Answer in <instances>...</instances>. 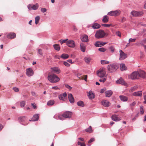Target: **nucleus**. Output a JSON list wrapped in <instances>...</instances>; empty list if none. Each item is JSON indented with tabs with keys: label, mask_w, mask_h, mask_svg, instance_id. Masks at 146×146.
<instances>
[{
	"label": "nucleus",
	"mask_w": 146,
	"mask_h": 146,
	"mask_svg": "<svg viewBox=\"0 0 146 146\" xmlns=\"http://www.w3.org/2000/svg\"><path fill=\"white\" fill-rule=\"evenodd\" d=\"M48 79L50 82L53 83H56L60 80V78L58 77L54 74H48Z\"/></svg>",
	"instance_id": "obj_1"
},
{
	"label": "nucleus",
	"mask_w": 146,
	"mask_h": 146,
	"mask_svg": "<svg viewBox=\"0 0 146 146\" xmlns=\"http://www.w3.org/2000/svg\"><path fill=\"white\" fill-rule=\"evenodd\" d=\"M119 67L118 65L116 64H110L108 66V70L110 72H113L116 71Z\"/></svg>",
	"instance_id": "obj_2"
},
{
	"label": "nucleus",
	"mask_w": 146,
	"mask_h": 146,
	"mask_svg": "<svg viewBox=\"0 0 146 146\" xmlns=\"http://www.w3.org/2000/svg\"><path fill=\"white\" fill-rule=\"evenodd\" d=\"M106 72L104 68L100 69L97 72V74L99 77L102 78L103 77H106Z\"/></svg>",
	"instance_id": "obj_3"
},
{
	"label": "nucleus",
	"mask_w": 146,
	"mask_h": 146,
	"mask_svg": "<svg viewBox=\"0 0 146 146\" xmlns=\"http://www.w3.org/2000/svg\"><path fill=\"white\" fill-rule=\"evenodd\" d=\"M106 34L104 31L99 30L96 32L95 34V36L96 38L98 39L102 38L105 36Z\"/></svg>",
	"instance_id": "obj_4"
},
{
	"label": "nucleus",
	"mask_w": 146,
	"mask_h": 146,
	"mask_svg": "<svg viewBox=\"0 0 146 146\" xmlns=\"http://www.w3.org/2000/svg\"><path fill=\"white\" fill-rule=\"evenodd\" d=\"M68 39H64V43L66 42V45L69 47L74 48L75 46L74 41L73 40H69L67 41Z\"/></svg>",
	"instance_id": "obj_5"
},
{
	"label": "nucleus",
	"mask_w": 146,
	"mask_h": 146,
	"mask_svg": "<svg viewBox=\"0 0 146 146\" xmlns=\"http://www.w3.org/2000/svg\"><path fill=\"white\" fill-rule=\"evenodd\" d=\"M121 11L119 10H116L114 11H111L108 13V15L110 16H117L120 15Z\"/></svg>",
	"instance_id": "obj_6"
},
{
	"label": "nucleus",
	"mask_w": 146,
	"mask_h": 146,
	"mask_svg": "<svg viewBox=\"0 0 146 146\" xmlns=\"http://www.w3.org/2000/svg\"><path fill=\"white\" fill-rule=\"evenodd\" d=\"M131 14L133 17H139L142 16L143 14V13L141 11H133L131 12Z\"/></svg>",
	"instance_id": "obj_7"
},
{
	"label": "nucleus",
	"mask_w": 146,
	"mask_h": 146,
	"mask_svg": "<svg viewBox=\"0 0 146 146\" xmlns=\"http://www.w3.org/2000/svg\"><path fill=\"white\" fill-rule=\"evenodd\" d=\"M138 74V72H134L129 76V77L131 79H137L139 78V75Z\"/></svg>",
	"instance_id": "obj_8"
},
{
	"label": "nucleus",
	"mask_w": 146,
	"mask_h": 146,
	"mask_svg": "<svg viewBox=\"0 0 146 146\" xmlns=\"http://www.w3.org/2000/svg\"><path fill=\"white\" fill-rule=\"evenodd\" d=\"M26 74L28 76H31L33 75L34 72L31 68H29L26 69Z\"/></svg>",
	"instance_id": "obj_9"
},
{
	"label": "nucleus",
	"mask_w": 146,
	"mask_h": 146,
	"mask_svg": "<svg viewBox=\"0 0 146 146\" xmlns=\"http://www.w3.org/2000/svg\"><path fill=\"white\" fill-rule=\"evenodd\" d=\"M120 53V57L119 59L120 60H123L127 58V55L126 54H125L123 51L120 50H119Z\"/></svg>",
	"instance_id": "obj_10"
},
{
	"label": "nucleus",
	"mask_w": 146,
	"mask_h": 146,
	"mask_svg": "<svg viewBox=\"0 0 146 146\" xmlns=\"http://www.w3.org/2000/svg\"><path fill=\"white\" fill-rule=\"evenodd\" d=\"M107 43L106 42H104L102 41H98L95 43L94 45L96 46L99 47L103 46Z\"/></svg>",
	"instance_id": "obj_11"
},
{
	"label": "nucleus",
	"mask_w": 146,
	"mask_h": 146,
	"mask_svg": "<svg viewBox=\"0 0 146 146\" xmlns=\"http://www.w3.org/2000/svg\"><path fill=\"white\" fill-rule=\"evenodd\" d=\"M72 115V112L69 111H67L64 112V118H70L71 117Z\"/></svg>",
	"instance_id": "obj_12"
},
{
	"label": "nucleus",
	"mask_w": 146,
	"mask_h": 146,
	"mask_svg": "<svg viewBox=\"0 0 146 146\" xmlns=\"http://www.w3.org/2000/svg\"><path fill=\"white\" fill-rule=\"evenodd\" d=\"M101 104L102 105L106 107L109 106L110 104V103L108 101L106 100H103L101 102Z\"/></svg>",
	"instance_id": "obj_13"
},
{
	"label": "nucleus",
	"mask_w": 146,
	"mask_h": 146,
	"mask_svg": "<svg viewBox=\"0 0 146 146\" xmlns=\"http://www.w3.org/2000/svg\"><path fill=\"white\" fill-rule=\"evenodd\" d=\"M81 39V40L84 42H87L88 41V36L86 35H84L82 36Z\"/></svg>",
	"instance_id": "obj_14"
},
{
	"label": "nucleus",
	"mask_w": 146,
	"mask_h": 146,
	"mask_svg": "<svg viewBox=\"0 0 146 146\" xmlns=\"http://www.w3.org/2000/svg\"><path fill=\"white\" fill-rule=\"evenodd\" d=\"M16 34L14 33H11L7 35V37L8 38L12 39L16 37Z\"/></svg>",
	"instance_id": "obj_15"
},
{
	"label": "nucleus",
	"mask_w": 146,
	"mask_h": 146,
	"mask_svg": "<svg viewBox=\"0 0 146 146\" xmlns=\"http://www.w3.org/2000/svg\"><path fill=\"white\" fill-rule=\"evenodd\" d=\"M139 73V77H141L144 78L146 77V73L143 71L140 70L138 72Z\"/></svg>",
	"instance_id": "obj_16"
},
{
	"label": "nucleus",
	"mask_w": 146,
	"mask_h": 146,
	"mask_svg": "<svg viewBox=\"0 0 146 146\" xmlns=\"http://www.w3.org/2000/svg\"><path fill=\"white\" fill-rule=\"evenodd\" d=\"M68 97L69 101L71 103H73L74 102V100L72 94H68Z\"/></svg>",
	"instance_id": "obj_17"
},
{
	"label": "nucleus",
	"mask_w": 146,
	"mask_h": 146,
	"mask_svg": "<svg viewBox=\"0 0 146 146\" xmlns=\"http://www.w3.org/2000/svg\"><path fill=\"white\" fill-rule=\"evenodd\" d=\"M112 119L115 121H118L121 119L120 118L118 117L116 115H113L111 116Z\"/></svg>",
	"instance_id": "obj_18"
},
{
	"label": "nucleus",
	"mask_w": 146,
	"mask_h": 146,
	"mask_svg": "<svg viewBox=\"0 0 146 146\" xmlns=\"http://www.w3.org/2000/svg\"><path fill=\"white\" fill-rule=\"evenodd\" d=\"M116 82L118 84H121L124 85H125L126 84V83L124 80L122 78H121L119 80L116 81Z\"/></svg>",
	"instance_id": "obj_19"
},
{
	"label": "nucleus",
	"mask_w": 146,
	"mask_h": 146,
	"mask_svg": "<svg viewBox=\"0 0 146 146\" xmlns=\"http://www.w3.org/2000/svg\"><path fill=\"white\" fill-rule=\"evenodd\" d=\"M88 98L89 99H92L95 98V95L92 91H90L88 93Z\"/></svg>",
	"instance_id": "obj_20"
},
{
	"label": "nucleus",
	"mask_w": 146,
	"mask_h": 146,
	"mask_svg": "<svg viewBox=\"0 0 146 146\" xmlns=\"http://www.w3.org/2000/svg\"><path fill=\"white\" fill-rule=\"evenodd\" d=\"M52 70L51 72H54L57 74H59L60 72V70L58 67H54L51 68Z\"/></svg>",
	"instance_id": "obj_21"
},
{
	"label": "nucleus",
	"mask_w": 146,
	"mask_h": 146,
	"mask_svg": "<svg viewBox=\"0 0 146 146\" xmlns=\"http://www.w3.org/2000/svg\"><path fill=\"white\" fill-rule=\"evenodd\" d=\"M133 95L135 96H142L141 91H139L137 92H135L133 93Z\"/></svg>",
	"instance_id": "obj_22"
},
{
	"label": "nucleus",
	"mask_w": 146,
	"mask_h": 146,
	"mask_svg": "<svg viewBox=\"0 0 146 146\" xmlns=\"http://www.w3.org/2000/svg\"><path fill=\"white\" fill-rule=\"evenodd\" d=\"M39 118V115L38 114H36L34 115L33 117L29 121H37Z\"/></svg>",
	"instance_id": "obj_23"
},
{
	"label": "nucleus",
	"mask_w": 146,
	"mask_h": 146,
	"mask_svg": "<svg viewBox=\"0 0 146 146\" xmlns=\"http://www.w3.org/2000/svg\"><path fill=\"white\" fill-rule=\"evenodd\" d=\"M119 97L121 100L123 102H126L128 99V97L124 96H120Z\"/></svg>",
	"instance_id": "obj_24"
},
{
	"label": "nucleus",
	"mask_w": 146,
	"mask_h": 146,
	"mask_svg": "<svg viewBox=\"0 0 146 146\" xmlns=\"http://www.w3.org/2000/svg\"><path fill=\"white\" fill-rule=\"evenodd\" d=\"M92 27L94 29H96L100 28V25L98 23H94L92 24Z\"/></svg>",
	"instance_id": "obj_25"
},
{
	"label": "nucleus",
	"mask_w": 146,
	"mask_h": 146,
	"mask_svg": "<svg viewBox=\"0 0 146 146\" xmlns=\"http://www.w3.org/2000/svg\"><path fill=\"white\" fill-rule=\"evenodd\" d=\"M106 96V97H110L113 94L112 91L111 90H109L105 92Z\"/></svg>",
	"instance_id": "obj_26"
},
{
	"label": "nucleus",
	"mask_w": 146,
	"mask_h": 146,
	"mask_svg": "<svg viewBox=\"0 0 146 146\" xmlns=\"http://www.w3.org/2000/svg\"><path fill=\"white\" fill-rule=\"evenodd\" d=\"M80 49L83 52H85L86 50V46L83 43H82L80 44Z\"/></svg>",
	"instance_id": "obj_27"
},
{
	"label": "nucleus",
	"mask_w": 146,
	"mask_h": 146,
	"mask_svg": "<svg viewBox=\"0 0 146 146\" xmlns=\"http://www.w3.org/2000/svg\"><path fill=\"white\" fill-rule=\"evenodd\" d=\"M109 17L107 15H105L103 17V18L102 19V22L104 23H106L108 21Z\"/></svg>",
	"instance_id": "obj_28"
},
{
	"label": "nucleus",
	"mask_w": 146,
	"mask_h": 146,
	"mask_svg": "<svg viewBox=\"0 0 146 146\" xmlns=\"http://www.w3.org/2000/svg\"><path fill=\"white\" fill-rule=\"evenodd\" d=\"M120 69L121 71L125 70H127V67L123 63L120 64Z\"/></svg>",
	"instance_id": "obj_29"
},
{
	"label": "nucleus",
	"mask_w": 146,
	"mask_h": 146,
	"mask_svg": "<svg viewBox=\"0 0 146 146\" xmlns=\"http://www.w3.org/2000/svg\"><path fill=\"white\" fill-rule=\"evenodd\" d=\"M91 58L90 57H85L84 58L85 62L87 64H89L91 60Z\"/></svg>",
	"instance_id": "obj_30"
},
{
	"label": "nucleus",
	"mask_w": 146,
	"mask_h": 146,
	"mask_svg": "<svg viewBox=\"0 0 146 146\" xmlns=\"http://www.w3.org/2000/svg\"><path fill=\"white\" fill-rule=\"evenodd\" d=\"M77 105L79 106L84 107V102L81 101H80L77 102Z\"/></svg>",
	"instance_id": "obj_31"
},
{
	"label": "nucleus",
	"mask_w": 146,
	"mask_h": 146,
	"mask_svg": "<svg viewBox=\"0 0 146 146\" xmlns=\"http://www.w3.org/2000/svg\"><path fill=\"white\" fill-rule=\"evenodd\" d=\"M18 119L19 121L23 122L26 119V117L25 116L20 117L18 118Z\"/></svg>",
	"instance_id": "obj_32"
},
{
	"label": "nucleus",
	"mask_w": 146,
	"mask_h": 146,
	"mask_svg": "<svg viewBox=\"0 0 146 146\" xmlns=\"http://www.w3.org/2000/svg\"><path fill=\"white\" fill-rule=\"evenodd\" d=\"M138 86H135L131 88L129 90V92H133L137 89Z\"/></svg>",
	"instance_id": "obj_33"
},
{
	"label": "nucleus",
	"mask_w": 146,
	"mask_h": 146,
	"mask_svg": "<svg viewBox=\"0 0 146 146\" xmlns=\"http://www.w3.org/2000/svg\"><path fill=\"white\" fill-rule=\"evenodd\" d=\"M54 48L56 50L59 51L60 49V47L59 45L55 44L53 45Z\"/></svg>",
	"instance_id": "obj_34"
},
{
	"label": "nucleus",
	"mask_w": 146,
	"mask_h": 146,
	"mask_svg": "<svg viewBox=\"0 0 146 146\" xmlns=\"http://www.w3.org/2000/svg\"><path fill=\"white\" fill-rule=\"evenodd\" d=\"M59 99L61 100H64V93L60 94L58 96Z\"/></svg>",
	"instance_id": "obj_35"
},
{
	"label": "nucleus",
	"mask_w": 146,
	"mask_h": 146,
	"mask_svg": "<svg viewBox=\"0 0 146 146\" xmlns=\"http://www.w3.org/2000/svg\"><path fill=\"white\" fill-rule=\"evenodd\" d=\"M85 131L87 132L92 133V127L91 126H90L89 127L86 129Z\"/></svg>",
	"instance_id": "obj_36"
},
{
	"label": "nucleus",
	"mask_w": 146,
	"mask_h": 146,
	"mask_svg": "<svg viewBox=\"0 0 146 146\" xmlns=\"http://www.w3.org/2000/svg\"><path fill=\"white\" fill-rule=\"evenodd\" d=\"M54 102L53 100H50L48 101L47 103V105L48 106H52L54 104Z\"/></svg>",
	"instance_id": "obj_37"
},
{
	"label": "nucleus",
	"mask_w": 146,
	"mask_h": 146,
	"mask_svg": "<svg viewBox=\"0 0 146 146\" xmlns=\"http://www.w3.org/2000/svg\"><path fill=\"white\" fill-rule=\"evenodd\" d=\"M101 62L102 64H105L110 63V62L104 60H101Z\"/></svg>",
	"instance_id": "obj_38"
},
{
	"label": "nucleus",
	"mask_w": 146,
	"mask_h": 146,
	"mask_svg": "<svg viewBox=\"0 0 146 146\" xmlns=\"http://www.w3.org/2000/svg\"><path fill=\"white\" fill-rule=\"evenodd\" d=\"M38 7V3H36L35 5H33L32 9L34 10L37 9Z\"/></svg>",
	"instance_id": "obj_39"
},
{
	"label": "nucleus",
	"mask_w": 146,
	"mask_h": 146,
	"mask_svg": "<svg viewBox=\"0 0 146 146\" xmlns=\"http://www.w3.org/2000/svg\"><path fill=\"white\" fill-rule=\"evenodd\" d=\"M40 17L39 16H38L36 17L35 18V23L36 24H37L39 21Z\"/></svg>",
	"instance_id": "obj_40"
},
{
	"label": "nucleus",
	"mask_w": 146,
	"mask_h": 146,
	"mask_svg": "<svg viewBox=\"0 0 146 146\" xmlns=\"http://www.w3.org/2000/svg\"><path fill=\"white\" fill-rule=\"evenodd\" d=\"M144 112V110L143 108V107L142 106H141L140 107V113L141 114H143Z\"/></svg>",
	"instance_id": "obj_41"
},
{
	"label": "nucleus",
	"mask_w": 146,
	"mask_h": 146,
	"mask_svg": "<svg viewBox=\"0 0 146 146\" xmlns=\"http://www.w3.org/2000/svg\"><path fill=\"white\" fill-rule=\"evenodd\" d=\"M25 105V101H23L20 102V106L21 107H24Z\"/></svg>",
	"instance_id": "obj_42"
},
{
	"label": "nucleus",
	"mask_w": 146,
	"mask_h": 146,
	"mask_svg": "<svg viewBox=\"0 0 146 146\" xmlns=\"http://www.w3.org/2000/svg\"><path fill=\"white\" fill-rule=\"evenodd\" d=\"M64 117V114H62V115H59L58 116V118L60 120H63Z\"/></svg>",
	"instance_id": "obj_43"
},
{
	"label": "nucleus",
	"mask_w": 146,
	"mask_h": 146,
	"mask_svg": "<svg viewBox=\"0 0 146 146\" xmlns=\"http://www.w3.org/2000/svg\"><path fill=\"white\" fill-rule=\"evenodd\" d=\"M136 40V38H130L129 40V43L130 42H135Z\"/></svg>",
	"instance_id": "obj_44"
},
{
	"label": "nucleus",
	"mask_w": 146,
	"mask_h": 146,
	"mask_svg": "<svg viewBox=\"0 0 146 146\" xmlns=\"http://www.w3.org/2000/svg\"><path fill=\"white\" fill-rule=\"evenodd\" d=\"M111 25V24H102V26L106 27H109Z\"/></svg>",
	"instance_id": "obj_45"
},
{
	"label": "nucleus",
	"mask_w": 146,
	"mask_h": 146,
	"mask_svg": "<svg viewBox=\"0 0 146 146\" xmlns=\"http://www.w3.org/2000/svg\"><path fill=\"white\" fill-rule=\"evenodd\" d=\"M78 145H80V146H86V145L85 143H81L79 141L78 143Z\"/></svg>",
	"instance_id": "obj_46"
},
{
	"label": "nucleus",
	"mask_w": 146,
	"mask_h": 146,
	"mask_svg": "<svg viewBox=\"0 0 146 146\" xmlns=\"http://www.w3.org/2000/svg\"><path fill=\"white\" fill-rule=\"evenodd\" d=\"M38 53L40 55L42 56L43 55V53L42 52V50L40 49H39L38 50Z\"/></svg>",
	"instance_id": "obj_47"
},
{
	"label": "nucleus",
	"mask_w": 146,
	"mask_h": 146,
	"mask_svg": "<svg viewBox=\"0 0 146 146\" xmlns=\"http://www.w3.org/2000/svg\"><path fill=\"white\" fill-rule=\"evenodd\" d=\"M76 75L79 79H83V76H81V75L80 74H77Z\"/></svg>",
	"instance_id": "obj_48"
},
{
	"label": "nucleus",
	"mask_w": 146,
	"mask_h": 146,
	"mask_svg": "<svg viewBox=\"0 0 146 146\" xmlns=\"http://www.w3.org/2000/svg\"><path fill=\"white\" fill-rule=\"evenodd\" d=\"M98 50L100 52H104L106 50V49L103 48H100L98 49Z\"/></svg>",
	"instance_id": "obj_49"
},
{
	"label": "nucleus",
	"mask_w": 146,
	"mask_h": 146,
	"mask_svg": "<svg viewBox=\"0 0 146 146\" xmlns=\"http://www.w3.org/2000/svg\"><path fill=\"white\" fill-rule=\"evenodd\" d=\"M103 78L102 79H100L99 81L100 82H102L103 83L106 80V77H103Z\"/></svg>",
	"instance_id": "obj_50"
},
{
	"label": "nucleus",
	"mask_w": 146,
	"mask_h": 146,
	"mask_svg": "<svg viewBox=\"0 0 146 146\" xmlns=\"http://www.w3.org/2000/svg\"><path fill=\"white\" fill-rule=\"evenodd\" d=\"M109 48L110 50L111 51V52H114L115 50V48L113 46H111Z\"/></svg>",
	"instance_id": "obj_51"
},
{
	"label": "nucleus",
	"mask_w": 146,
	"mask_h": 146,
	"mask_svg": "<svg viewBox=\"0 0 146 146\" xmlns=\"http://www.w3.org/2000/svg\"><path fill=\"white\" fill-rule=\"evenodd\" d=\"M13 89L15 92H18L19 91V89L16 87H13Z\"/></svg>",
	"instance_id": "obj_52"
},
{
	"label": "nucleus",
	"mask_w": 146,
	"mask_h": 146,
	"mask_svg": "<svg viewBox=\"0 0 146 146\" xmlns=\"http://www.w3.org/2000/svg\"><path fill=\"white\" fill-rule=\"evenodd\" d=\"M65 87L67 88L69 90H70L72 88L68 84L66 85Z\"/></svg>",
	"instance_id": "obj_53"
},
{
	"label": "nucleus",
	"mask_w": 146,
	"mask_h": 146,
	"mask_svg": "<svg viewBox=\"0 0 146 146\" xmlns=\"http://www.w3.org/2000/svg\"><path fill=\"white\" fill-rule=\"evenodd\" d=\"M116 34L118 36H119V37H121V33L119 31H117L116 32Z\"/></svg>",
	"instance_id": "obj_54"
},
{
	"label": "nucleus",
	"mask_w": 146,
	"mask_h": 146,
	"mask_svg": "<svg viewBox=\"0 0 146 146\" xmlns=\"http://www.w3.org/2000/svg\"><path fill=\"white\" fill-rule=\"evenodd\" d=\"M41 11L42 13H44L46 11V9L45 8H42L41 9Z\"/></svg>",
	"instance_id": "obj_55"
},
{
	"label": "nucleus",
	"mask_w": 146,
	"mask_h": 146,
	"mask_svg": "<svg viewBox=\"0 0 146 146\" xmlns=\"http://www.w3.org/2000/svg\"><path fill=\"white\" fill-rule=\"evenodd\" d=\"M31 105L33 106L34 109H36V108L37 106H36V105L35 104V103H32Z\"/></svg>",
	"instance_id": "obj_56"
},
{
	"label": "nucleus",
	"mask_w": 146,
	"mask_h": 146,
	"mask_svg": "<svg viewBox=\"0 0 146 146\" xmlns=\"http://www.w3.org/2000/svg\"><path fill=\"white\" fill-rule=\"evenodd\" d=\"M136 102H133L130 104V105L131 106H133L136 104Z\"/></svg>",
	"instance_id": "obj_57"
},
{
	"label": "nucleus",
	"mask_w": 146,
	"mask_h": 146,
	"mask_svg": "<svg viewBox=\"0 0 146 146\" xmlns=\"http://www.w3.org/2000/svg\"><path fill=\"white\" fill-rule=\"evenodd\" d=\"M33 5H29L28 6V8L29 10L32 9Z\"/></svg>",
	"instance_id": "obj_58"
},
{
	"label": "nucleus",
	"mask_w": 146,
	"mask_h": 146,
	"mask_svg": "<svg viewBox=\"0 0 146 146\" xmlns=\"http://www.w3.org/2000/svg\"><path fill=\"white\" fill-rule=\"evenodd\" d=\"M94 141V138H92L89 141L88 143H90Z\"/></svg>",
	"instance_id": "obj_59"
},
{
	"label": "nucleus",
	"mask_w": 146,
	"mask_h": 146,
	"mask_svg": "<svg viewBox=\"0 0 146 146\" xmlns=\"http://www.w3.org/2000/svg\"><path fill=\"white\" fill-rule=\"evenodd\" d=\"M64 65L66 66H69L70 64L67 62L64 61Z\"/></svg>",
	"instance_id": "obj_60"
},
{
	"label": "nucleus",
	"mask_w": 146,
	"mask_h": 146,
	"mask_svg": "<svg viewBox=\"0 0 146 146\" xmlns=\"http://www.w3.org/2000/svg\"><path fill=\"white\" fill-rule=\"evenodd\" d=\"M83 76V79H84V80H85V81L86 82L87 81V76L86 75H85L84 76Z\"/></svg>",
	"instance_id": "obj_61"
},
{
	"label": "nucleus",
	"mask_w": 146,
	"mask_h": 146,
	"mask_svg": "<svg viewBox=\"0 0 146 146\" xmlns=\"http://www.w3.org/2000/svg\"><path fill=\"white\" fill-rule=\"evenodd\" d=\"M106 88H104L101 90L100 91V92L101 93H104L106 90Z\"/></svg>",
	"instance_id": "obj_62"
},
{
	"label": "nucleus",
	"mask_w": 146,
	"mask_h": 146,
	"mask_svg": "<svg viewBox=\"0 0 146 146\" xmlns=\"http://www.w3.org/2000/svg\"><path fill=\"white\" fill-rule=\"evenodd\" d=\"M4 127V126L0 123V131H1Z\"/></svg>",
	"instance_id": "obj_63"
},
{
	"label": "nucleus",
	"mask_w": 146,
	"mask_h": 146,
	"mask_svg": "<svg viewBox=\"0 0 146 146\" xmlns=\"http://www.w3.org/2000/svg\"><path fill=\"white\" fill-rule=\"evenodd\" d=\"M144 99L145 100V101H144L143 103L145 104H146V95L144 96Z\"/></svg>",
	"instance_id": "obj_64"
}]
</instances>
